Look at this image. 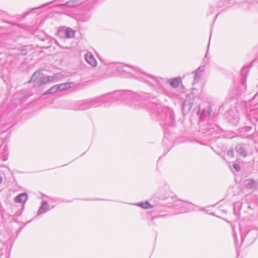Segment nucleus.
<instances>
[{"label": "nucleus", "instance_id": "nucleus-1", "mask_svg": "<svg viewBox=\"0 0 258 258\" xmlns=\"http://www.w3.org/2000/svg\"><path fill=\"white\" fill-rule=\"evenodd\" d=\"M150 109L156 110L161 116V118L165 120L164 123L168 125H173L174 114L172 110L167 107L162 106L161 104L150 102L148 105Z\"/></svg>", "mask_w": 258, "mask_h": 258}, {"label": "nucleus", "instance_id": "nucleus-2", "mask_svg": "<svg viewBox=\"0 0 258 258\" xmlns=\"http://www.w3.org/2000/svg\"><path fill=\"white\" fill-rule=\"evenodd\" d=\"M111 101H118L120 104H126L129 97V91L127 90H118L110 93Z\"/></svg>", "mask_w": 258, "mask_h": 258}, {"label": "nucleus", "instance_id": "nucleus-3", "mask_svg": "<svg viewBox=\"0 0 258 258\" xmlns=\"http://www.w3.org/2000/svg\"><path fill=\"white\" fill-rule=\"evenodd\" d=\"M130 75L135 76L143 81L148 82L150 83H153L155 81H158L156 77L142 72L139 70L131 66Z\"/></svg>", "mask_w": 258, "mask_h": 258}, {"label": "nucleus", "instance_id": "nucleus-4", "mask_svg": "<svg viewBox=\"0 0 258 258\" xmlns=\"http://www.w3.org/2000/svg\"><path fill=\"white\" fill-rule=\"evenodd\" d=\"M192 204L187 201L175 199L173 201L172 206L177 210L179 213L187 212Z\"/></svg>", "mask_w": 258, "mask_h": 258}, {"label": "nucleus", "instance_id": "nucleus-5", "mask_svg": "<svg viewBox=\"0 0 258 258\" xmlns=\"http://www.w3.org/2000/svg\"><path fill=\"white\" fill-rule=\"evenodd\" d=\"M99 107L94 98L83 100L79 103V106L76 108L79 110H86L91 107Z\"/></svg>", "mask_w": 258, "mask_h": 258}, {"label": "nucleus", "instance_id": "nucleus-6", "mask_svg": "<svg viewBox=\"0 0 258 258\" xmlns=\"http://www.w3.org/2000/svg\"><path fill=\"white\" fill-rule=\"evenodd\" d=\"M239 226L242 240L243 241L244 239L246 237H247L249 242H253L256 238L257 232L250 230H249L248 231H247L242 227V225L241 224H240Z\"/></svg>", "mask_w": 258, "mask_h": 258}, {"label": "nucleus", "instance_id": "nucleus-7", "mask_svg": "<svg viewBox=\"0 0 258 258\" xmlns=\"http://www.w3.org/2000/svg\"><path fill=\"white\" fill-rule=\"evenodd\" d=\"M56 77L54 76H47L46 77H40L33 85L34 87H38L43 84H45L48 82H54Z\"/></svg>", "mask_w": 258, "mask_h": 258}, {"label": "nucleus", "instance_id": "nucleus-8", "mask_svg": "<svg viewBox=\"0 0 258 258\" xmlns=\"http://www.w3.org/2000/svg\"><path fill=\"white\" fill-rule=\"evenodd\" d=\"M116 68V72L123 77H126L128 75L129 71V66L122 63L117 64L116 66H113Z\"/></svg>", "mask_w": 258, "mask_h": 258}, {"label": "nucleus", "instance_id": "nucleus-9", "mask_svg": "<svg viewBox=\"0 0 258 258\" xmlns=\"http://www.w3.org/2000/svg\"><path fill=\"white\" fill-rule=\"evenodd\" d=\"M110 96V93H108L94 97V98L99 107L104 103L111 102Z\"/></svg>", "mask_w": 258, "mask_h": 258}, {"label": "nucleus", "instance_id": "nucleus-10", "mask_svg": "<svg viewBox=\"0 0 258 258\" xmlns=\"http://www.w3.org/2000/svg\"><path fill=\"white\" fill-rule=\"evenodd\" d=\"M243 185L247 189H255L257 187L258 182L254 179L248 178L244 180Z\"/></svg>", "mask_w": 258, "mask_h": 258}, {"label": "nucleus", "instance_id": "nucleus-11", "mask_svg": "<svg viewBox=\"0 0 258 258\" xmlns=\"http://www.w3.org/2000/svg\"><path fill=\"white\" fill-rule=\"evenodd\" d=\"M85 59L86 61L92 67H95L97 66V61L93 54L90 52L86 53L85 54Z\"/></svg>", "mask_w": 258, "mask_h": 258}, {"label": "nucleus", "instance_id": "nucleus-12", "mask_svg": "<svg viewBox=\"0 0 258 258\" xmlns=\"http://www.w3.org/2000/svg\"><path fill=\"white\" fill-rule=\"evenodd\" d=\"M83 2V0H70L65 4L59 5L58 6H66L69 8H73L79 6Z\"/></svg>", "mask_w": 258, "mask_h": 258}, {"label": "nucleus", "instance_id": "nucleus-13", "mask_svg": "<svg viewBox=\"0 0 258 258\" xmlns=\"http://www.w3.org/2000/svg\"><path fill=\"white\" fill-rule=\"evenodd\" d=\"M28 199V195L26 193L23 192L19 194L15 198V202L17 203H25Z\"/></svg>", "mask_w": 258, "mask_h": 258}, {"label": "nucleus", "instance_id": "nucleus-14", "mask_svg": "<svg viewBox=\"0 0 258 258\" xmlns=\"http://www.w3.org/2000/svg\"><path fill=\"white\" fill-rule=\"evenodd\" d=\"M8 158V150L6 146L0 147V159L6 161Z\"/></svg>", "mask_w": 258, "mask_h": 258}, {"label": "nucleus", "instance_id": "nucleus-15", "mask_svg": "<svg viewBox=\"0 0 258 258\" xmlns=\"http://www.w3.org/2000/svg\"><path fill=\"white\" fill-rule=\"evenodd\" d=\"M49 210V205L46 201H43L41 206L39 208L37 215H40L45 213Z\"/></svg>", "mask_w": 258, "mask_h": 258}, {"label": "nucleus", "instance_id": "nucleus-16", "mask_svg": "<svg viewBox=\"0 0 258 258\" xmlns=\"http://www.w3.org/2000/svg\"><path fill=\"white\" fill-rule=\"evenodd\" d=\"M236 151L241 156L245 157L247 155V152L244 146L242 145H237L236 147Z\"/></svg>", "mask_w": 258, "mask_h": 258}, {"label": "nucleus", "instance_id": "nucleus-17", "mask_svg": "<svg viewBox=\"0 0 258 258\" xmlns=\"http://www.w3.org/2000/svg\"><path fill=\"white\" fill-rule=\"evenodd\" d=\"M192 105V101L191 100L189 101L187 98H186L183 104L182 109L184 111H188L191 109Z\"/></svg>", "mask_w": 258, "mask_h": 258}, {"label": "nucleus", "instance_id": "nucleus-18", "mask_svg": "<svg viewBox=\"0 0 258 258\" xmlns=\"http://www.w3.org/2000/svg\"><path fill=\"white\" fill-rule=\"evenodd\" d=\"M204 68L203 67H200L196 71L194 81H198L202 76V72L204 71Z\"/></svg>", "mask_w": 258, "mask_h": 258}, {"label": "nucleus", "instance_id": "nucleus-19", "mask_svg": "<svg viewBox=\"0 0 258 258\" xmlns=\"http://www.w3.org/2000/svg\"><path fill=\"white\" fill-rule=\"evenodd\" d=\"M199 124L200 126V132L203 133H206L210 131V128L208 127L209 126V124L205 123V122L202 121L200 122Z\"/></svg>", "mask_w": 258, "mask_h": 258}, {"label": "nucleus", "instance_id": "nucleus-20", "mask_svg": "<svg viewBox=\"0 0 258 258\" xmlns=\"http://www.w3.org/2000/svg\"><path fill=\"white\" fill-rule=\"evenodd\" d=\"M136 205L144 209H148L154 207V206L150 204L148 201L138 203L136 204Z\"/></svg>", "mask_w": 258, "mask_h": 258}, {"label": "nucleus", "instance_id": "nucleus-21", "mask_svg": "<svg viewBox=\"0 0 258 258\" xmlns=\"http://www.w3.org/2000/svg\"><path fill=\"white\" fill-rule=\"evenodd\" d=\"M64 34L67 38H73L75 36V31L71 28H68L64 30Z\"/></svg>", "mask_w": 258, "mask_h": 258}, {"label": "nucleus", "instance_id": "nucleus-22", "mask_svg": "<svg viewBox=\"0 0 258 258\" xmlns=\"http://www.w3.org/2000/svg\"><path fill=\"white\" fill-rule=\"evenodd\" d=\"M41 75V71L37 70L32 75L30 80L29 81V83L34 82V83L38 81L40 78Z\"/></svg>", "mask_w": 258, "mask_h": 258}, {"label": "nucleus", "instance_id": "nucleus-23", "mask_svg": "<svg viewBox=\"0 0 258 258\" xmlns=\"http://www.w3.org/2000/svg\"><path fill=\"white\" fill-rule=\"evenodd\" d=\"M119 63L118 62H107L105 63L107 66L108 68V71L109 72L112 73L114 72L115 71H116V68L114 67L113 66H116L117 64H119Z\"/></svg>", "mask_w": 258, "mask_h": 258}, {"label": "nucleus", "instance_id": "nucleus-24", "mask_svg": "<svg viewBox=\"0 0 258 258\" xmlns=\"http://www.w3.org/2000/svg\"><path fill=\"white\" fill-rule=\"evenodd\" d=\"M58 91H63L67 89L70 88L71 87V83H64L60 84L57 85Z\"/></svg>", "mask_w": 258, "mask_h": 258}, {"label": "nucleus", "instance_id": "nucleus-25", "mask_svg": "<svg viewBox=\"0 0 258 258\" xmlns=\"http://www.w3.org/2000/svg\"><path fill=\"white\" fill-rule=\"evenodd\" d=\"M58 91V87L57 85H55L52 87H51L50 88H49L48 90L46 91L44 93L43 95H46L49 94H53L56 93Z\"/></svg>", "mask_w": 258, "mask_h": 258}, {"label": "nucleus", "instance_id": "nucleus-26", "mask_svg": "<svg viewBox=\"0 0 258 258\" xmlns=\"http://www.w3.org/2000/svg\"><path fill=\"white\" fill-rule=\"evenodd\" d=\"M132 96V103L134 104L135 105H138L136 104L137 102L140 101V97L134 93L131 94L130 93V97Z\"/></svg>", "mask_w": 258, "mask_h": 258}, {"label": "nucleus", "instance_id": "nucleus-27", "mask_svg": "<svg viewBox=\"0 0 258 258\" xmlns=\"http://www.w3.org/2000/svg\"><path fill=\"white\" fill-rule=\"evenodd\" d=\"M170 85L176 88L179 85V81L177 79L174 78L169 81Z\"/></svg>", "mask_w": 258, "mask_h": 258}, {"label": "nucleus", "instance_id": "nucleus-28", "mask_svg": "<svg viewBox=\"0 0 258 258\" xmlns=\"http://www.w3.org/2000/svg\"><path fill=\"white\" fill-rule=\"evenodd\" d=\"M233 166L234 167V168L235 169V170L237 171V172H239L240 169H241V167L238 164H234L233 165Z\"/></svg>", "mask_w": 258, "mask_h": 258}, {"label": "nucleus", "instance_id": "nucleus-29", "mask_svg": "<svg viewBox=\"0 0 258 258\" xmlns=\"http://www.w3.org/2000/svg\"><path fill=\"white\" fill-rule=\"evenodd\" d=\"M227 155L229 157H233L234 156V151L232 149L229 150L227 152Z\"/></svg>", "mask_w": 258, "mask_h": 258}, {"label": "nucleus", "instance_id": "nucleus-30", "mask_svg": "<svg viewBox=\"0 0 258 258\" xmlns=\"http://www.w3.org/2000/svg\"><path fill=\"white\" fill-rule=\"evenodd\" d=\"M164 216V214H158V215H153V216H152V219L153 220V219H154L155 218L161 217H163Z\"/></svg>", "mask_w": 258, "mask_h": 258}, {"label": "nucleus", "instance_id": "nucleus-31", "mask_svg": "<svg viewBox=\"0 0 258 258\" xmlns=\"http://www.w3.org/2000/svg\"><path fill=\"white\" fill-rule=\"evenodd\" d=\"M20 54L21 55H26L27 54V52H26V50L22 49V50H21Z\"/></svg>", "mask_w": 258, "mask_h": 258}, {"label": "nucleus", "instance_id": "nucleus-32", "mask_svg": "<svg viewBox=\"0 0 258 258\" xmlns=\"http://www.w3.org/2000/svg\"><path fill=\"white\" fill-rule=\"evenodd\" d=\"M154 211H155L156 213H158V214H160V213H161L162 212V211H160V210L158 208H156L154 210Z\"/></svg>", "mask_w": 258, "mask_h": 258}, {"label": "nucleus", "instance_id": "nucleus-33", "mask_svg": "<svg viewBox=\"0 0 258 258\" xmlns=\"http://www.w3.org/2000/svg\"><path fill=\"white\" fill-rule=\"evenodd\" d=\"M234 238H235V240H236V239H237V237H236V235H235V234L234 235Z\"/></svg>", "mask_w": 258, "mask_h": 258}, {"label": "nucleus", "instance_id": "nucleus-34", "mask_svg": "<svg viewBox=\"0 0 258 258\" xmlns=\"http://www.w3.org/2000/svg\"><path fill=\"white\" fill-rule=\"evenodd\" d=\"M244 70V68L243 69V70H242V72H243Z\"/></svg>", "mask_w": 258, "mask_h": 258}]
</instances>
